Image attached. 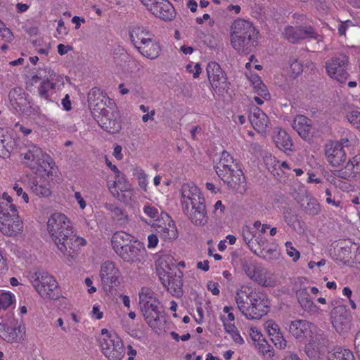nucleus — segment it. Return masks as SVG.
<instances>
[{"mask_svg":"<svg viewBox=\"0 0 360 360\" xmlns=\"http://www.w3.org/2000/svg\"><path fill=\"white\" fill-rule=\"evenodd\" d=\"M148 248H155L158 243V238L156 235L155 234H150L148 237Z\"/></svg>","mask_w":360,"mask_h":360,"instance_id":"obj_62","label":"nucleus"},{"mask_svg":"<svg viewBox=\"0 0 360 360\" xmlns=\"http://www.w3.org/2000/svg\"><path fill=\"white\" fill-rule=\"evenodd\" d=\"M22 155L26 165L35 174L47 175L51 173L53 160L38 146L35 145L30 146L27 152Z\"/></svg>","mask_w":360,"mask_h":360,"instance_id":"obj_7","label":"nucleus"},{"mask_svg":"<svg viewBox=\"0 0 360 360\" xmlns=\"http://www.w3.org/2000/svg\"><path fill=\"white\" fill-rule=\"evenodd\" d=\"M309 323L304 320H295L289 325V332L297 339L305 335L309 329Z\"/></svg>","mask_w":360,"mask_h":360,"instance_id":"obj_38","label":"nucleus"},{"mask_svg":"<svg viewBox=\"0 0 360 360\" xmlns=\"http://www.w3.org/2000/svg\"><path fill=\"white\" fill-rule=\"evenodd\" d=\"M347 119L349 122L360 131V112L358 110H352L348 112Z\"/></svg>","mask_w":360,"mask_h":360,"instance_id":"obj_45","label":"nucleus"},{"mask_svg":"<svg viewBox=\"0 0 360 360\" xmlns=\"http://www.w3.org/2000/svg\"><path fill=\"white\" fill-rule=\"evenodd\" d=\"M354 345L356 353L360 355V330L355 335Z\"/></svg>","mask_w":360,"mask_h":360,"instance_id":"obj_64","label":"nucleus"},{"mask_svg":"<svg viewBox=\"0 0 360 360\" xmlns=\"http://www.w3.org/2000/svg\"><path fill=\"white\" fill-rule=\"evenodd\" d=\"M15 146V140L8 134L7 129L0 128V157L8 158Z\"/></svg>","mask_w":360,"mask_h":360,"instance_id":"obj_32","label":"nucleus"},{"mask_svg":"<svg viewBox=\"0 0 360 360\" xmlns=\"http://www.w3.org/2000/svg\"><path fill=\"white\" fill-rule=\"evenodd\" d=\"M13 190L16 192L17 195L20 196L22 195V198L23 200L27 203L29 202V197L28 195L23 191V189L20 187L18 184H15L13 186Z\"/></svg>","mask_w":360,"mask_h":360,"instance_id":"obj_60","label":"nucleus"},{"mask_svg":"<svg viewBox=\"0 0 360 360\" xmlns=\"http://www.w3.org/2000/svg\"><path fill=\"white\" fill-rule=\"evenodd\" d=\"M32 286L44 299H53L55 297V290L58 285L55 278L47 272L39 271L32 274L30 277Z\"/></svg>","mask_w":360,"mask_h":360,"instance_id":"obj_10","label":"nucleus"},{"mask_svg":"<svg viewBox=\"0 0 360 360\" xmlns=\"http://www.w3.org/2000/svg\"><path fill=\"white\" fill-rule=\"evenodd\" d=\"M276 134L274 136V141L276 146L285 153L292 151V142L290 136L281 128H276Z\"/></svg>","mask_w":360,"mask_h":360,"instance_id":"obj_37","label":"nucleus"},{"mask_svg":"<svg viewBox=\"0 0 360 360\" xmlns=\"http://www.w3.org/2000/svg\"><path fill=\"white\" fill-rule=\"evenodd\" d=\"M327 337L323 334H317L312 338L305 347V352L310 358H315L317 354L323 352L328 345Z\"/></svg>","mask_w":360,"mask_h":360,"instance_id":"obj_26","label":"nucleus"},{"mask_svg":"<svg viewBox=\"0 0 360 360\" xmlns=\"http://www.w3.org/2000/svg\"><path fill=\"white\" fill-rule=\"evenodd\" d=\"M144 213L150 218H155L158 216V210L150 205H146L143 207Z\"/></svg>","mask_w":360,"mask_h":360,"instance_id":"obj_54","label":"nucleus"},{"mask_svg":"<svg viewBox=\"0 0 360 360\" xmlns=\"http://www.w3.org/2000/svg\"><path fill=\"white\" fill-rule=\"evenodd\" d=\"M74 196H75V198L76 199L77 203L79 204V207L82 210H84L86 207V202L84 200V198L82 197L81 193L77 191L75 193Z\"/></svg>","mask_w":360,"mask_h":360,"instance_id":"obj_61","label":"nucleus"},{"mask_svg":"<svg viewBox=\"0 0 360 360\" xmlns=\"http://www.w3.org/2000/svg\"><path fill=\"white\" fill-rule=\"evenodd\" d=\"M94 116L98 124L109 133L118 132L121 129L120 117L117 111L106 108Z\"/></svg>","mask_w":360,"mask_h":360,"instance_id":"obj_17","label":"nucleus"},{"mask_svg":"<svg viewBox=\"0 0 360 360\" xmlns=\"http://www.w3.org/2000/svg\"><path fill=\"white\" fill-rule=\"evenodd\" d=\"M265 328L271 338L281 333L278 325L273 320H269L265 323Z\"/></svg>","mask_w":360,"mask_h":360,"instance_id":"obj_48","label":"nucleus"},{"mask_svg":"<svg viewBox=\"0 0 360 360\" xmlns=\"http://www.w3.org/2000/svg\"><path fill=\"white\" fill-rule=\"evenodd\" d=\"M302 65L297 59L291 58L290 60L289 72L292 77H297L302 72Z\"/></svg>","mask_w":360,"mask_h":360,"instance_id":"obj_46","label":"nucleus"},{"mask_svg":"<svg viewBox=\"0 0 360 360\" xmlns=\"http://www.w3.org/2000/svg\"><path fill=\"white\" fill-rule=\"evenodd\" d=\"M99 275L102 284L105 288L108 287L110 289L119 284L120 271L113 262H103L101 266Z\"/></svg>","mask_w":360,"mask_h":360,"instance_id":"obj_19","label":"nucleus"},{"mask_svg":"<svg viewBox=\"0 0 360 360\" xmlns=\"http://www.w3.org/2000/svg\"><path fill=\"white\" fill-rule=\"evenodd\" d=\"M139 305L145 321L152 328L158 327L163 314L157 294L150 288L143 287L139 292Z\"/></svg>","mask_w":360,"mask_h":360,"instance_id":"obj_6","label":"nucleus"},{"mask_svg":"<svg viewBox=\"0 0 360 360\" xmlns=\"http://www.w3.org/2000/svg\"><path fill=\"white\" fill-rule=\"evenodd\" d=\"M136 49L141 56L150 60L156 59L161 51L159 42L153 37L141 44Z\"/></svg>","mask_w":360,"mask_h":360,"instance_id":"obj_27","label":"nucleus"},{"mask_svg":"<svg viewBox=\"0 0 360 360\" xmlns=\"http://www.w3.org/2000/svg\"><path fill=\"white\" fill-rule=\"evenodd\" d=\"M62 105L63 107V109L66 111H69L72 108L71 105V101L70 99V96L68 94H66L65 96L62 100Z\"/></svg>","mask_w":360,"mask_h":360,"instance_id":"obj_63","label":"nucleus"},{"mask_svg":"<svg viewBox=\"0 0 360 360\" xmlns=\"http://www.w3.org/2000/svg\"><path fill=\"white\" fill-rule=\"evenodd\" d=\"M207 72L212 87L217 94H222L229 89L226 75L218 63H209Z\"/></svg>","mask_w":360,"mask_h":360,"instance_id":"obj_16","label":"nucleus"},{"mask_svg":"<svg viewBox=\"0 0 360 360\" xmlns=\"http://www.w3.org/2000/svg\"><path fill=\"white\" fill-rule=\"evenodd\" d=\"M349 64V58L347 55L337 54L326 61L327 73L330 77L344 83L349 76L347 71Z\"/></svg>","mask_w":360,"mask_h":360,"instance_id":"obj_11","label":"nucleus"},{"mask_svg":"<svg viewBox=\"0 0 360 360\" xmlns=\"http://www.w3.org/2000/svg\"><path fill=\"white\" fill-rule=\"evenodd\" d=\"M250 336L255 342H259L262 340V335L260 333V332L256 327H251L250 328Z\"/></svg>","mask_w":360,"mask_h":360,"instance_id":"obj_56","label":"nucleus"},{"mask_svg":"<svg viewBox=\"0 0 360 360\" xmlns=\"http://www.w3.org/2000/svg\"><path fill=\"white\" fill-rule=\"evenodd\" d=\"M257 348L264 356L272 357L274 356L271 346L264 339L257 342Z\"/></svg>","mask_w":360,"mask_h":360,"instance_id":"obj_44","label":"nucleus"},{"mask_svg":"<svg viewBox=\"0 0 360 360\" xmlns=\"http://www.w3.org/2000/svg\"><path fill=\"white\" fill-rule=\"evenodd\" d=\"M352 25V21L346 20L345 22H341L338 27V33L340 35H345L346 30L349 26Z\"/></svg>","mask_w":360,"mask_h":360,"instance_id":"obj_59","label":"nucleus"},{"mask_svg":"<svg viewBox=\"0 0 360 360\" xmlns=\"http://www.w3.org/2000/svg\"><path fill=\"white\" fill-rule=\"evenodd\" d=\"M150 13L155 17L165 21H170L176 16L175 9L168 0L159 1L151 9Z\"/></svg>","mask_w":360,"mask_h":360,"instance_id":"obj_24","label":"nucleus"},{"mask_svg":"<svg viewBox=\"0 0 360 360\" xmlns=\"http://www.w3.org/2000/svg\"><path fill=\"white\" fill-rule=\"evenodd\" d=\"M108 187L110 191L114 196L120 197V193L118 191V190H120L124 198H131V184L126 180L122 173H120V174H116L115 181Z\"/></svg>","mask_w":360,"mask_h":360,"instance_id":"obj_30","label":"nucleus"},{"mask_svg":"<svg viewBox=\"0 0 360 360\" xmlns=\"http://www.w3.org/2000/svg\"><path fill=\"white\" fill-rule=\"evenodd\" d=\"M331 319L336 330H342L348 323L347 314L342 306L334 307L331 311Z\"/></svg>","mask_w":360,"mask_h":360,"instance_id":"obj_35","label":"nucleus"},{"mask_svg":"<svg viewBox=\"0 0 360 360\" xmlns=\"http://www.w3.org/2000/svg\"><path fill=\"white\" fill-rule=\"evenodd\" d=\"M12 213H9L7 209L0 210V231L6 236H13L20 231L22 228L19 216L14 205H10Z\"/></svg>","mask_w":360,"mask_h":360,"instance_id":"obj_12","label":"nucleus"},{"mask_svg":"<svg viewBox=\"0 0 360 360\" xmlns=\"http://www.w3.org/2000/svg\"><path fill=\"white\" fill-rule=\"evenodd\" d=\"M326 155L328 162L333 167L340 166L346 159V153L342 148H340L338 143L327 145Z\"/></svg>","mask_w":360,"mask_h":360,"instance_id":"obj_25","label":"nucleus"},{"mask_svg":"<svg viewBox=\"0 0 360 360\" xmlns=\"http://www.w3.org/2000/svg\"><path fill=\"white\" fill-rule=\"evenodd\" d=\"M48 233L58 250L65 257L73 259L86 240L74 234L69 219L62 213H53L47 221Z\"/></svg>","mask_w":360,"mask_h":360,"instance_id":"obj_1","label":"nucleus"},{"mask_svg":"<svg viewBox=\"0 0 360 360\" xmlns=\"http://www.w3.org/2000/svg\"><path fill=\"white\" fill-rule=\"evenodd\" d=\"M129 36L135 48L154 37L146 27L139 24H135L130 27Z\"/></svg>","mask_w":360,"mask_h":360,"instance_id":"obj_29","label":"nucleus"},{"mask_svg":"<svg viewBox=\"0 0 360 360\" xmlns=\"http://www.w3.org/2000/svg\"><path fill=\"white\" fill-rule=\"evenodd\" d=\"M345 136H342L339 142H338L340 144V148H349L350 146H354L356 143L357 139L356 138V136L350 132V131H346Z\"/></svg>","mask_w":360,"mask_h":360,"instance_id":"obj_43","label":"nucleus"},{"mask_svg":"<svg viewBox=\"0 0 360 360\" xmlns=\"http://www.w3.org/2000/svg\"><path fill=\"white\" fill-rule=\"evenodd\" d=\"M234 298L238 310L248 319H259L269 311L270 302L267 297L250 286L242 285Z\"/></svg>","mask_w":360,"mask_h":360,"instance_id":"obj_2","label":"nucleus"},{"mask_svg":"<svg viewBox=\"0 0 360 360\" xmlns=\"http://www.w3.org/2000/svg\"><path fill=\"white\" fill-rule=\"evenodd\" d=\"M240 265L247 276L259 284L264 285L266 281L267 270L251 257L245 256L240 259Z\"/></svg>","mask_w":360,"mask_h":360,"instance_id":"obj_14","label":"nucleus"},{"mask_svg":"<svg viewBox=\"0 0 360 360\" xmlns=\"http://www.w3.org/2000/svg\"><path fill=\"white\" fill-rule=\"evenodd\" d=\"M299 303L302 306V307L309 311H313L316 307L312 302V300L308 297L305 298H300Z\"/></svg>","mask_w":360,"mask_h":360,"instance_id":"obj_52","label":"nucleus"},{"mask_svg":"<svg viewBox=\"0 0 360 360\" xmlns=\"http://www.w3.org/2000/svg\"><path fill=\"white\" fill-rule=\"evenodd\" d=\"M145 249L142 245L134 240L124 249L120 250L117 255L124 262L129 263L141 262L143 259Z\"/></svg>","mask_w":360,"mask_h":360,"instance_id":"obj_21","label":"nucleus"},{"mask_svg":"<svg viewBox=\"0 0 360 360\" xmlns=\"http://www.w3.org/2000/svg\"><path fill=\"white\" fill-rule=\"evenodd\" d=\"M107 95L99 88H92L88 94L89 107L94 115L101 112L106 109V102L108 100Z\"/></svg>","mask_w":360,"mask_h":360,"instance_id":"obj_22","label":"nucleus"},{"mask_svg":"<svg viewBox=\"0 0 360 360\" xmlns=\"http://www.w3.org/2000/svg\"><path fill=\"white\" fill-rule=\"evenodd\" d=\"M0 37L7 42L11 41L13 39V33L8 28L5 27L4 24L0 30Z\"/></svg>","mask_w":360,"mask_h":360,"instance_id":"obj_53","label":"nucleus"},{"mask_svg":"<svg viewBox=\"0 0 360 360\" xmlns=\"http://www.w3.org/2000/svg\"><path fill=\"white\" fill-rule=\"evenodd\" d=\"M242 236L243 238V240L245 243L250 247V243H252L253 238L255 236L254 231H252L250 226H245L242 229Z\"/></svg>","mask_w":360,"mask_h":360,"instance_id":"obj_49","label":"nucleus"},{"mask_svg":"<svg viewBox=\"0 0 360 360\" xmlns=\"http://www.w3.org/2000/svg\"><path fill=\"white\" fill-rule=\"evenodd\" d=\"M157 233L165 240H174L178 237V232L174 222L167 213H161V219H158L153 224Z\"/></svg>","mask_w":360,"mask_h":360,"instance_id":"obj_18","label":"nucleus"},{"mask_svg":"<svg viewBox=\"0 0 360 360\" xmlns=\"http://www.w3.org/2000/svg\"><path fill=\"white\" fill-rule=\"evenodd\" d=\"M36 176L30 179L29 188L37 196L48 197L51 195V188L48 177L50 174L43 175L35 174Z\"/></svg>","mask_w":360,"mask_h":360,"instance_id":"obj_23","label":"nucleus"},{"mask_svg":"<svg viewBox=\"0 0 360 360\" xmlns=\"http://www.w3.org/2000/svg\"><path fill=\"white\" fill-rule=\"evenodd\" d=\"M330 360H355L353 353L347 349L337 348L329 356Z\"/></svg>","mask_w":360,"mask_h":360,"instance_id":"obj_40","label":"nucleus"},{"mask_svg":"<svg viewBox=\"0 0 360 360\" xmlns=\"http://www.w3.org/2000/svg\"><path fill=\"white\" fill-rule=\"evenodd\" d=\"M181 205L184 214L195 225L207 221L205 200L200 189L193 183L184 184L181 188Z\"/></svg>","mask_w":360,"mask_h":360,"instance_id":"obj_3","label":"nucleus"},{"mask_svg":"<svg viewBox=\"0 0 360 360\" xmlns=\"http://www.w3.org/2000/svg\"><path fill=\"white\" fill-rule=\"evenodd\" d=\"M272 342L274 343V345L281 349H284L287 347V341L283 338V335L281 333L278 335H276L271 338Z\"/></svg>","mask_w":360,"mask_h":360,"instance_id":"obj_50","label":"nucleus"},{"mask_svg":"<svg viewBox=\"0 0 360 360\" xmlns=\"http://www.w3.org/2000/svg\"><path fill=\"white\" fill-rule=\"evenodd\" d=\"M283 34L284 37L291 43H295L299 40L307 38H313L318 41H321L322 39V37L318 34L311 27H288L285 29Z\"/></svg>","mask_w":360,"mask_h":360,"instance_id":"obj_20","label":"nucleus"},{"mask_svg":"<svg viewBox=\"0 0 360 360\" xmlns=\"http://www.w3.org/2000/svg\"><path fill=\"white\" fill-rule=\"evenodd\" d=\"M13 303L12 295L9 292L0 294V311L6 310Z\"/></svg>","mask_w":360,"mask_h":360,"instance_id":"obj_47","label":"nucleus"},{"mask_svg":"<svg viewBox=\"0 0 360 360\" xmlns=\"http://www.w3.org/2000/svg\"><path fill=\"white\" fill-rule=\"evenodd\" d=\"M292 128L304 140H309L312 136L311 121L304 115H297L295 117Z\"/></svg>","mask_w":360,"mask_h":360,"instance_id":"obj_28","label":"nucleus"},{"mask_svg":"<svg viewBox=\"0 0 360 360\" xmlns=\"http://www.w3.org/2000/svg\"><path fill=\"white\" fill-rule=\"evenodd\" d=\"M56 77V72L50 68L40 69L37 74L33 76L32 80L35 82H37V79L42 80L38 87L39 94L41 97L49 100L55 93Z\"/></svg>","mask_w":360,"mask_h":360,"instance_id":"obj_13","label":"nucleus"},{"mask_svg":"<svg viewBox=\"0 0 360 360\" xmlns=\"http://www.w3.org/2000/svg\"><path fill=\"white\" fill-rule=\"evenodd\" d=\"M254 79L255 81L253 82V87L255 92L257 93L258 96H261L264 99H269L270 95L265 84L261 81V79L257 76L254 77Z\"/></svg>","mask_w":360,"mask_h":360,"instance_id":"obj_42","label":"nucleus"},{"mask_svg":"<svg viewBox=\"0 0 360 360\" xmlns=\"http://www.w3.org/2000/svg\"><path fill=\"white\" fill-rule=\"evenodd\" d=\"M214 168L219 177L229 189L238 193L245 190V177L243 172L228 152H222L219 162Z\"/></svg>","mask_w":360,"mask_h":360,"instance_id":"obj_5","label":"nucleus"},{"mask_svg":"<svg viewBox=\"0 0 360 360\" xmlns=\"http://www.w3.org/2000/svg\"><path fill=\"white\" fill-rule=\"evenodd\" d=\"M137 179L139 181V185L146 190L147 186V175L143 172H139L137 174Z\"/></svg>","mask_w":360,"mask_h":360,"instance_id":"obj_58","label":"nucleus"},{"mask_svg":"<svg viewBox=\"0 0 360 360\" xmlns=\"http://www.w3.org/2000/svg\"><path fill=\"white\" fill-rule=\"evenodd\" d=\"M27 94L20 89L15 88L10 91L8 98L12 106L20 111H24L27 104Z\"/></svg>","mask_w":360,"mask_h":360,"instance_id":"obj_33","label":"nucleus"},{"mask_svg":"<svg viewBox=\"0 0 360 360\" xmlns=\"http://www.w3.org/2000/svg\"><path fill=\"white\" fill-rule=\"evenodd\" d=\"M171 267L167 264L165 257L160 258L156 262V270L162 285L173 295L177 296L182 292V281L179 277H173L172 275Z\"/></svg>","mask_w":360,"mask_h":360,"instance_id":"obj_9","label":"nucleus"},{"mask_svg":"<svg viewBox=\"0 0 360 360\" xmlns=\"http://www.w3.org/2000/svg\"><path fill=\"white\" fill-rule=\"evenodd\" d=\"M99 342L101 350L108 360H121L124 357L125 348L117 334L102 329Z\"/></svg>","mask_w":360,"mask_h":360,"instance_id":"obj_8","label":"nucleus"},{"mask_svg":"<svg viewBox=\"0 0 360 360\" xmlns=\"http://www.w3.org/2000/svg\"><path fill=\"white\" fill-rule=\"evenodd\" d=\"M253 128L259 133H264L269 124L266 115L259 108H255L249 115Z\"/></svg>","mask_w":360,"mask_h":360,"instance_id":"obj_31","label":"nucleus"},{"mask_svg":"<svg viewBox=\"0 0 360 360\" xmlns=\"http://www.w3.org/2000/svg\"><path fill=\"white\" fill-rule=\"evenodd\" d=\"M104 207L109 211L111 218L120 224H124L127 221V215L122 209L111 203H105Z\"/></svg>","mask_w":360,"mask_h":360,"instance_id":"obj_39","label":"nucleus"},{"mask_svg":"<svg viewBox=\"0 0 360 360\" xmlns=\"http://www.w3.org/2000/svg\"><path fill=\"white\" fill-rule=\"evenodd\" d=\"M333 174L334 178L331 182L336 186H338V183L340 179L356 181L360 176V154L351 158L344 168L335 171Z\"/></svg>","mask_w":360,"mask_h":360,"instance_id":"obj_15","label":"nucleus"},{"mask_svg":"<svg viewBox=\"0 0 360 360\" xmlns=\"http://www.w3.org/2000/svg\"><path fill=\"white\" fill-rule=\"evenodd\" d=\"M221 320L223 323L225 331L229 335L238 330L234 323H228L227 319L224 316H221Z\"/></svg>","mask_w":360,"mask_h":360,"instance_id":"obj_55","label":"nucleus"},{"mask_svg":"<svg viewBox=\"0 0 360 360\" xmlns=\"http://www.w3.org/2000/svg\"><path fill=\"white\" fill-rule=\"evenodd\" d=\"M186 70L189 72L193 73V76L194 78L198 77L200 72H201V68L199 63H196L194 67L192 66V65H186Z\"/></svg>","mask_w":360,"mask_h":360,"instance_id":"obj_57","label":"nucleus"},{"mask_svg":"<svg viewBox=\"0 0 360 360\" xmlns=\"http://www.w3.org/2000/svg\"><path fill=\"white\" fill-rule=\"evenodd\" d=\"M133 237L124 231L115 232L111 239L113 250L117 254L120 250L124 249L133 242Z\"/></svg>","mask_w":360,"mask_h":360,"instance_id":"obj_34","label":"nucleus"},{"mask_svg":"<svg viewBox=\"0 0 360 360\" xmlns=\"http://www.w3.org/2000/svg\"><path fill=\"white\" fill-rule=\"evenodd\" d=\"M22 333L20 326L11 328L0 323V338L6 342H18L21 338Z\"/></svg>","mask_w":360,"mask_h":360,"instance_id":"obj_36","label":"nucleus"},{"mask_svg":"<svg viewBox=\"0 0 360 360\" xmlns=\"http://www.w3.org/2000/svg\"><path fill=\"white\" fill-rule=\"evenodd\" d=\"M231 43L238 52L248 54L256 44L258 32L252 22L243 19L234 20L231 27Z\"/></svg>","mask_w":360,"mask_h":360,"instance_id":"obj_4","label":"nucleus"},{"mask_svg":"<svg viewBox=\"0 0 360 360\" xmlns=\"http://www.w3.org/2000/svg\"><path fill=\"white\" fill-rule=\"evenodd\" d=\"M301 207L303 210L309 215H317L321 212L319 204L314 198L307 199V202H302Z\"/></svg>","mask_w":360,"mask_h":360,"instance_id":"obj_41","label":"nucleus"},{"mask_svg":"<svg viewBox=\"0 0 360 360\" xmlns=\"http://www.w3.org/2000/svg\"><path fill=\"white\" fill-rule=\"evenodd\" d=\"M285 248L288 255L292 257V260L294 262L297 261L300 258V252L292 246L291 242H286Z\"/></svg>","mask_w":360,"mask_h":360,"instance_id":"obj_51","label":"nucleus"}]
</instances>
